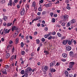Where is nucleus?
Wrapping results in <instances>:
<instances>
[{"mask_svg":"<svg viewBox=\"0 0 77 77\" xmlns=\"http://www.w3.org/2000/svg\"><path fill=\"white\" fill-rule=\"evenodd\" d=\"M10 29L8 30V29H4L3 30V31L4 32L5 34H7V33H9V32H10Z\"/></svg>","mask_w":77,"mask_h":77,"instance_id":"f257e3e1","label":"nucleus"},{"mask_svg":"<svg viewBox=\"0 0 77 77\" xmlns=\"http://www.w3.org/2000/svg\"><path fill=\"white\" fill-rule=\"evenodd\" d=\"M14 30H18L19 29H18V27H17L16 26H13L12 28V31L14 32Z\"/></svg>","mask_w":77,"mask_h":77,"instance_id":"f03ea898","label":"nucleus"},{"mask_svg":"<svg viewBox=\"0 0 77 77\" xmlns=\"http://www.w3.org/2000/svg\"><path fill=\"white\" fill-rule=\"evenodd\" d=\"M74 65V62H71L69 63V68H72Z\"/></svg>","mask_w":77,"mask_h":77,"instance_id":"7ed1b4c3","label":"nucleus"},{"mask_svg":"<svg viewBox=\"0 0 77 77\" xmlns=\"http://www.w3.org/2000/svg\"><path fill=\"white\" fill-rule=\"evenodd\" d=\"M55 64H56V62L54 61H53L50 64V67H51V66H54Z\"/></svg>","mask_w":77,"mask_h":77,"instance_id":"20e7f679","label":"nucleus"},{"mask_svg":"<svg viewBox=\"0 0 77 77\" xmlns=\"http://www.w3.org/2000/svg\"><path fill=\"white\" fill-rule=\"evenodd\" d=\"M68 42V40H63L62 43L63 45H66Z\"/></svg>","mask_w":77,"mask_h":77,"instance_id":"39448f33","label":"nucleus"},{"mask_svg":"<svg viewBox=\"0 0 77 77\" xmlns=\"http://www.w3.org/2000/svg\"><path fill=\"white\" fill-rule=\"evenodd\" d=\"M25 12V10H24V8H23V10L20 12V14L21 15H24Z\"/></svg>","mask_w":77,"mask_h":77,"instance_id":"423d86ee","label":"nucleus"},{"mask_svg":"<svg viewBox=\"0 0 77 77\" xmlns=\"http://www.w3.org/2000/svg\"><path fill=\"white\" fill-rule=\"evenodd\" d=\"M69 16L67 15H65L64 16H63V18H64V20H66L67 19H68V18Z\"/></svg>","mask_w":77,"mask_h":77,"instance_id":"0eeeda50","label":"nucleus"},{"mask_svg":"<svg viewBox=\"0 0 77 77\" xmlns=\"http://www.w3.org/2000/svg\"><path fill=\"white\" fill-rule=\"evenodd\" d=\"M48 67L47 66H46L44 67V70H43V72H46L47 71V70H48Z\"/></svg>","mask_w":77,"mask_h":77,"instance_id":"6e6552de","label":"nucleus"},{"mask_svg":"<svg viewBox=\"0 0 77 77\" xmlns=\"http://www.w3.org/2000/svg\"><path fill=\"white\" fill-rule=\"evenodd\" d=\"M56 71V70H55V69H53V68H50V72H54Z\"/></svg>","mask_w":77,"mask_h":77,"instance_id":"1a4fd4ad","label":"nucleus"},{"mask_svg":"<svg viewBox=\"0 0 77 77\" xmlns=\"http://www.w3.org/2000/svg\"><path fill=\"white\" fill-rule=\"evenodd\" d=\"M66 50L67 51H70L71 50V47L70 46H69L66 48Z\"/></svg>","mask_w":77,"mask_h":77,"instance_id":"9d476101","label":"nucleus"},{"mask_svg":"<svg viewBox=\"0 0 77 77\" xmlns=\"http://www.w3.org/2000/svg\"><path fill=\"white\" fill-rule=\"evenodd\" d=\"M12 0H10L9 1V3L8 4V5L12 6Z\"/></svg>","mask_w":77,"mask_h":77,"instance_id":"9b49d317","label":"nucleus"},{"mask_svg":"<svg viewBox=\"0 0 77 77\" xmlns=\"http://www.w3.org/2000/svg\"><path fill=\"white\" fill-rule=\"evenodd\" d=\"M75 22V20H74V19H73L70 22H69V23H70V24H74Z\"/></svg>","mask_w":77,"mask_h":77,"instance_id":"f8f14e48","label":"nucleus"},{"mask_svg":"<svg viewBox=\"0 0 77 77\" xmlns=\"http://www.w3.org/2000/svg\"><path fill=\"white\" fill-rule=\"evenodd\" d=\"M69 55L71 56L74 57V52H73V51H70L69 53Z\"/></svg>","mask_w":77,"mask_h":77,"instance_id":"ddd939ff","label":"nucleus"},{"mask_svg":"<svg viewBox=\"0 0 77 77\" xmlns=\"http://www.w3.org/2000/svg\"><path fill=\"white\" fill-rule=\"evenodd\" d=\"M71 41L72 42H74L75 45H76L77 42H76V41L75 40H74L73 39H72L71 40Z\"/></svg>","mask_w":77,"mask_h":77,"instance_id":"4468645a","label":"nucleus"},{"mask_svg":"<svg viewBox=\"0 0 77 77\" xmlns=\"http://www.w3.org/2000/svg\"><path fill=\"white\" fill-rule=\"evenodd\" d=\"M62 56L63 57H66V56H67V55L66 54L64 53L63 54H62Z\"/></svg>","mask_w":77,"mask_h":77,"instance_id":"2eb2a0df","label":"nucleus"},{"mask_svg":"<svg viewBox=\"0 0 77 77\" xmlns=\"http://www.w3.org/2000/svg\"><path fill=\"white\" fill-rule=\"evenodd\" d=\"M1 72L4 74H8L7 72H6V71H4L1 70Z\"/></svg>","mask_w":77,"mask_h":77,"instance_id":"dca6fc26","label":"nucleus"},{"mask_svg":"<svg viewBox=\"0 0 77 77\" xmlns=\"http://www.w3.org/2000/svg\"><path fill=\"white\" fill-rule=\"evenodd\" d=\"M3 19L5 21H6L7 20H8V17L6 16H4L3 17Z\"/></svg>","mask_w":77,"mask_h":77,"instance_id":"f3484780","label":"nucleus"},{"mask_svg":"<svg viewBox=\"0 0 77 77\" xmlns=\"http://www.w3.org/2000/svg\"><path fill=\"white\" fill-rule=\"evenodd\" d=\"M10 56L9 53H7L6 55V58H9Z\"/></svg>","mask_w":77,"mask_h":77,"instance_id":"a211bd4d","label":"nucleus"},{"mask_svg":"<svg viewBox=\"0 0 77 77\" xmlns=\"http://www.w3.org/2000/svg\"><path fill=\"white\" fill-rule=\"evenodd\" d=\"M0 2L1 4H4V3H5V0H2Z\"/></svg>","mask_w":77,"mask_h":77,"instance_id":"6ab92c4d","label":"nucleus"},{"mask_svg":"<svg viewBox=\"0 0 77 77\" xmlns=\"http://www.w3.org/2000/svg\"><path fill=\"white\" fill-rule=\"evenodd\" d=\"M68 40V44H69V45H71V44H72V42L69 41V40Z\"/></svg>","mask_w":77,"mask_h":77,"instance_id":"aec40b11","label":"nucleus"},{"mask_svg":"<svg viewBox=\"0 0 77 77\" xmlns=\"http://www.w3.org/2000/svg\"><path fill=\"white\" fill-rule=\"evenodd\" d=\"M27 69H28V71H31L32 70V69L30 67H28L27 68Z\"/></svg>","mask_w":77,"mask_h":77,"instance_id":"412c9836","label":"nucleus"},{"mask_svg":"<svg viewBox=\"0 0 77 77\" xmlns=\"http://www.w3.org/2000/svg\"><path fill=\"white\" fill-rule=\"evenodd\" d=\"M44 53H45V55H48V54H49V52L47 51H44Z\"/></svg>","mask_w":77,"mask_h":77,"instance_id":"4be33fe9","label":"nucleus"},{"mask_svg":"<svg viewBox=\"0 0 77 77\" xmlns=\"http://www.w3.org/2000/svg\"><path fill=\"white\" fill-rule=\"evenodd\" d=\"M65 74L66 76H68V71H65Z\"/></svg>","mask_w":77,"mask_h":77,"instance_id":"5701e85b","label":"nucleus"},{"mask_svg":"<svg viewBox=\"0 0 77 77\" xmlns=\"http://www.w3.org/2000/svg\"><path fill=\"white\" fill-rule=\"evenodd\" d=\"M44 6L46 8H48V7H49V5H48V4H45Z\"/></svg>","mask_w":77,"mask_h":77,"instance_id":"b1692460","label":"nucleus"},{"mask_svg":"<svg viewBox=\"0 0 77 77\" xmlns=\"http://www.w3.org/2000/svg\"><path fill=\"white\" fill-rule=\"evenodd\" d=\"M60 63L59 62H57V63L54 66H59V65H60Z\"/></svg>","mask_w":77,"mask_h":77,"instance_id":"393cba45","label":"nucleus"},{"mask_svg":"<svg viewBox=\"0 0 77 77\" xmlns=\"http://www.w3.org/2000/svg\"><path fill=\"white\" fill-rule=\"evenodd\" d=\"M12 23H8L7 25V27H9V26H11V25H12Z\"/></svg>","mask_w":77,"mask_h":77,"instance_id":"a878e982","label":"nucleus"},{"mask_svg":"<svg viewBox=\"0 0 77 77\" xmlns=\"http://www.w3.org/2000/svg\"><path fill=\"white\" fill-rule=\"evenodd\" d=\"M15 57V56L14 55H13L11 58H10V59L11 60H14V57Z\"/></svg>","mask_w":77,"mask_h":77,"instance_id":"bb28decb","label":"nucleus"},{"mask_svg":"<svg viewBox=\"0 0 77 77\" xmlns=\"http://www.w3.org/2000/svg\"><path fill=\"white\" fill-rule=\"evenodd\" d=\"M18 38H17L16 39V44H18Z\"/></svg>","mask_w":77,"mask_h":77,"instance_id":"cd10ccee","label":"nucleus"},{"mask_svg":"<svg viewBox=\"0 0 77 77\" xmlns=\"http://www.w3.org/2000/svg\"><path fill=\"white\" fill-rule=\"evenodd\" d=\"M21 54L22 55H24V54H25V52L24 51H22L21 52Z\"/></svg>","mask_w":77,"mask_h":77,"instance_id":"c85d7f7f","label":"nucleus"},{"mask_svg":"<svg viewBox=\"0 0 77 77\" xmlns=\"http://www.w3.org/2000/svg\"><path fill=\"white\" fill-rule=\"evenodd\" d=\"M52 39V36L51 35L50 36L49 38H48V40H51Z\"/></svg>","mask_w":77,"mask_h":77,"instance_id":"c756f323","label":"nucleus"},{"mask_svg":"<svg viewBox=\"0 0 77 77\" xmlns=\"http://www.w3.org/2000/svg\"><path fill=\"white\" fill-rule=\"evenodd\" d=\"M29 70L28 69H27V68L26 70L25 73H28V72H29Z\"/></svg>","mask_w":77,"mask_h":77,"instance_id":"7c9ffc66","label":"nucleus"},{"mask_svg":"<svg viewBox=\"0 0 77 77\" xmlns=\"http://www.w3.org/2000/svg\"><path fill=\"white\" fill-rule=\"evenodd\" d=\"M57 35H58L59 37H61V36H62V35L59 32H58L57 33Z\"/></svg>","mask_w":77,"mask_h":77,"instance_id":"2f4dec72","label":"nucleus"},{"mask_svg":"<svg viewBox=\"0 0 77 77\" xmlns=\"http://www.w3.org/2000/svg\"><path fill=\"white\" fill-rule=\"evenodd\" d=\"M21 47H24V43L23 42H22L21 43Z\"/></svg>","mask_w":77,"mask_h":77,"instance_id":"473e14b6","label":"nucleus"},{"mask_svg":"<svg viewBox=\"0 0 77 77\" xmlns=\"http://www.w3.org/2000/svg\"><path fill=\"white\" fill-rule=\"evenodd\" d=\"M21 74H24V70H22L21 72Z\"/></svg>","mask_w":77,"mask_h":77,"instance_id":"72a5a7b5","label":"nucleus"},{"mask_svg":"<svg viewBox=\"0 0 77 77\" xmlns=\"http://www.w3.org/2000/svg\"><path fill=\"white\" fill-rule=\"evenodd\" d=\"M15 51V48H14V47H13V48L12 49V53H14V51Z\"/></svg>","mask_w":77,"mask_h":77,"instance_id":"f704fd0d","label":"nucleus"},{"mask_svg":"<svg viewBox=\"0 0 77 77\" xmlns=\"http://www.w3.org/2000/svg\"><path fill=\"white\" fill-rule=\"evenodd\" d=\"M36 43L37 44H39V42H40V41H39V40L38 39H37L36 40Z\"/></svg>","mask_w":77,"mask_h":77,"instance_id":"c9c22d12","label":"nucleus"},{"mask_svg":"<svg viewBox=\"0 0 77 77\" xmlns=\"http://www.w3.org/2000/svg\"><path fill=\"white\" fill-rule=\"evenodd\" d=\"M38 10L39 11H42V8H41V7H39L38 8Z\"/></svg>","mask_w":77,"mask_h":77,"instance_id":"e433bc0d","label":"nucleus"},{"mask_svg":"<svg viewBox=\"0 0 77 77\" xmlns=\"http://www.w3.org/2000/svg\"><path fill=\"white\" fill-rule=\"evenodd\" d=\"M24 75H25V76L26 77H27L28 76V74L27 73H25Z\"/></svg>","mask_w":77,"mask_h":77,"instance_id":"4c0bfd02","label":"nucleus"},{"mask_svg":"<svg viewBox=\"0 0 77 77\" xmlns=\"http://www.w3.org/2000/svg\"><path fill=\"white\" fill-rule=\"evenodd\" d=\"M55 21H56V20L54 18H53L52 19V23H55Z\"/></svg>","mask_w":77,"mask_h":77,"instance_id":"58836bf2","label":"nucleus"},{"mask_svg":"<svg viewBox=\"0 0 77 77\" xmlns=\"http://www.w3.org/2000/svg\"><path fill=\"white\" fill-rule=\"evenodd\" d=\"M42 42H44L45 41V38H43L42 39Z\"/></svg>","mask_w":77,"mask_h":77,"instance_id":"ea45409f","label":"nucleus"},{"mask_svg":"<svg viewBox=\"0 0 77 77\" xmlns=\"http://www.w3.org/2000/svg\"><path fill=\"white\" fill-rule=\"evenodd\" d=\"M54 14H53V12H51L50 13V15H51V17H53L52 16Z\"/></svg>","mask_w":77,"mask_h":77,"instance_id":"a19ab883","label":"nucleus"},{"mask_svg":"<svg viewBox=\"0 0 77 77\" xmlns=\"http://www.w3.org/2000/svg\"><path fill=\"white\" fill-rule=\"evenodd\" d=\"M15 32L16 33H15V35H17L18 34V31H16Z\"/></svg>","mask_w":77,"mask_h":77,"instance_id":"79ce46f5","label":"nucleus"},{"mask_svg":"<svg viewBox=\"0 0 77 77\" xmlns=\"http://www.w3.org/2000/svg\"><path fill=\"white\" fill-rule=\"evenodd\" d=\"M32 5L34 7H35L36 5H35V2H33L32 3Z\"/></svg>","mask_w":77,"mask_h":77,"instance_id":"37998d69","label":"nucleus"},{"mask_svg":"<svg viewBox=\"0 0 77 77\" xmlns=\"http://www.w3.org/2000/svg\"><path fill=\"white\" fill-rule=\"evenodd\" d=\"M12 47V45H8V46H7V48H11V47Z\"/></svg>","mask_w":77,"mask_h":77,"instance_id":"c03bdc74","label":"nucleus"},{"mask_svg":"<svg viewBox=\"0 0 77 77\" xmlns=\"http://www.w3.org/2000/svg\"><path fill=\"white\" fill-rule=\"evenodd\" d=\"M5 68H6V69H8V68H9V65H6L5 66Z\"/></svg>","mask_w":77,"mask_h":77,"instance_id":"a18cd8bd","label":"nucleus"},{"mask_svg":"<svg viewBox=\"0 0 77 77\" xmlns=\"http://www.w3.org/2000/svg\"><path fill=\"white\" fill-rule=\"evenodd\" d=\"M65 23L64 22H63L62 24V26H65Z\"/></svg>","mask_w":77,"mask_h":77,"instance_id":"49530a36","label":"nucleus"},{"mask_svg":"<svg viewBox=\"0 0 77 77\" xmlns=\"http://www.w3.org/2000/svg\"><path fill=\"white\" fill-rule=\"evenodd\" d=\"M46 12V11H43L42 13V15H45V14H46V13H45Z\"/></svg>","mask_w":77,"mask_h":77,"instance_id":"de8ad7c7","label":"nucleus"},{"mask_svg":"<svg viewBox=\"0 0 77 77\" xmlns=\"http://www.w3.org/2000/svg\"><path fill=\"white\" fill-rule=\"evenodd\" d=\"M54 17H57V14H55L54 15Z\"/></svg>","mask_w":77,"mask_h":77,"instance_id":"09e8293b","label":"nucleus"},{"mask_svg":"<svg viewBox=\"0 0 77 77\" xmlns=\"http://www.w3.org/2000/svg\"><path fill=\"white\" fill-rule=\"evenodd\" d=\"M69 77H74V76L72 74H69Z\"/></svg>","mask_w":77,"mask_h":77,"instance_id":"8fccbe9b","label":"nucleus"},{"mask_svg":"<svg viewBox=\"0 0 77 77\" xmlns=\"http://www.w3.org/2000/svg\"><path fill=\"white\" fill-rule=\"evenodd\" d=\"M18 0H14V2L15 3H17V2H18Z\"/></svg>","mask_w":77,"mask_h":77,"instance_id":"3c124183","label":"nucleus"},{"mask_svg":"<svg viewBox=\"0 0 77 77\" xmlns=\"http://www.w3.org/2000/svg\"><path fill=\"white\" fill-rule=\"evenodd\" d=\"M66 9H67L69 10V9H71V8H70L69 7L67 6L66 7Z\"/></svg>","mask_w":77,"mask_h":77,"instance_id":"603ef678","label":"nucleus"},{"mask_svg":"<svg viewBox=\"0 0 77 77\" xmlns=\"http://www.w3.org/2000/svg\"><path fill=\"white\" fill-rule=\"evenodd\" d=\"M40 3H42L43 2H44V0H41L39 1Z\"/></svg>","mask_w":77,"mask_h":77,"instance_id":"864d4df0","label":"nucleus"},{"mask_svg":"<svg viewBox=\"0 0 77 77\" xmlns=\"http://www.w3.org/2000/svg\"><path fill=\"white\" fill-rule=\"evenodd\" d=\"M61 60L62 61H63V62H65V61H66V59H61Z\"/></svg>","mask_w":77,"mask_h":77,"instance_id":"5fc2aeb1","label":"nucleus"},{"mask_svg":"<svg viewBox=\"0 0 77 77\" xmlns=\"http://www.w3.org/2000/svg\"><path fill=\"white\" fill-rule=\"evenodd\" d=\"M39 50H40V47H38V48L37 49V51H39Z\"/></svg>","mask_w":77,"mask_h":77,"instance_id":"6e6d98bb","label":"nucleus"},{"mask_svg":"<svg viewBox=\"0 0 77 77\" xmlns=\"http://www.w3.org/2000/svg\"><path fill=\"white\" fill-rule=\"evenodd\" d=\"M52 35H56V32H54L52 33Z\"/></svg>","mask_w":77,"mask_h":77,"instance_id":"4d7b16f0","label":"nucleus"},{"mask_svg":"<svg viewBox=\"0 0 77 77\" xmlns=\"http://www.w3.org/2000/svg\"><path fill=\"white\" fill-rule=\"evenodd\" d=\"M37 19V20H39V19H41V17H36Z\"/></svg>","mask_w":77,"mask_h":77,"instance_id":"13d9d810","label":"nucleus"},{"mask_svg":"<svg viewBox=\"0 0 77 77\" xmlns=\"http://www.w3.org/2000/svg\"><path fill=\"white\" fill-rule=\"evenodd\" d=\"M37 15L39 16L41 15V12H38L37 13Z\"/></svg>","mask_w":77,"mask_h":77,"instance_id":"bf43d9fd","label":"nucleus"},{"mask_svg":"<svg viewBox=\"0 0 77 77\" xmlns=\"http://www.w3.org/2000/svg\"><path fill=\"white\" fill-rule=\"evenodd\" d=\"M59 1H57V2L55 3V4L56 5V4H59Z\"/></svg>","mask_w":77,"mask_h":77,"instance_id":"052dcab7","label":"nucleus"},{"mask_svg":"<svg viewBox=\"0 0 77 77\" xmlns=\"http://www.w3.org/2000/svg\"><path fill=\"white\" fill-rule=\"evenodd\" d=\"M45 30H46V31H47L48 30V27H46L45 28Z\"/></svg>","mask_w":77,"mask_h":77,"instance_id":"680f3d73","label":"nucleus"},{"mask_svg":"<svg viewBox=\"0 0 77 77\" xmlns=\"http://www.w3.org/2000/svg\"><path fill=\"white\" fill-rule=\"evenodd\" d=\"M29 38L30 39H33V37H32V36H29Z\"/></svg>","mask_w":77,"mask_h":77,"instance_id":"e2e57ef3","label":"nucleus"},{"mask_svg":"<svg viewBox=\"0 0 77 77\" xmlns=\"http://www.w3.org/2000/svg\"><path fill=\"white\" fill-rule=\"evenodd\" d=\"M1 40L2 42H3V41H5V39H4V38H2L1 39Z\"/></svg>","mask_w":77,"mask_h":77,"instance_id":"0e129e2a","label":"nucleus"},{"mask_svg":"<svg viewBox=\"0 0 77 77\" xmlns=\"http://www.w3.org/2000/svg\"><path fill=\"white\" fill-rule=\"evenodd\" d=\"M48 5H49V6H51V5H52V3H49V4H48Z\"/></svg>","mask_w":77,"mask_h":77,"instance_id":"69168bd1","label":"nucleus"},{"mask_svg":"<svg viewBox=\"0 0 77 77\" xmlns=\"http://www.w3.org/2000/svg\"><path fill=\"white\" fill-rule=\"evenodd\" d=\"M66 3H69V1L67 0L66 1Z\"/></svg>","mask_w":77,"mask_h":77,"instance_id":"338daca9","label":"nucleus"},{"mask_svg":"<svg viewBox=\"0 0 77 77\" xmlns=\"http://www.w3.org/2000/svg\"><path fill=\"white\" fill-rule=\"evenodd\" d=\"M44 37L45 38H47V37H48L47 35H45Z\"/></svg>","mask_w":77,"mask_h":77,"instance_id":"774afa93","label":"nucleus"}]
</instances>
